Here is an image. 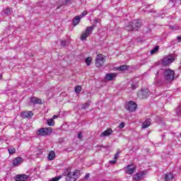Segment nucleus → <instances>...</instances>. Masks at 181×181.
I'll use <instances>...</instances> for the list:
<instances>
[{"label":"nucleus","mask_w":181,"mask_h":181,"mask_svg":"<svg viewBox=\"0 0 181 181\" xmlns=\"http://www.w3.org/2000/svg\"><path fill=\"white\" fill-rule=\"evenodd\" d=\"M141 26H142L141 21L139 20H134L126 26V30H128L129 32H132V30H138Z\"/></svg>","instance_id":"1"},{"label":"nucleus","mask_w":181,"mask_h":181,"mask_svg":"<svg viewBox=\"0 0 181 181\" xmlns=\"http://www.w3.org/2000/svg\"><path fill=\"white\" fill-rule=\"evenodd\" d=\"M163 77L167 81H172L175 78V71L167 69L163 71Z\"/></svg>","instance_id":"2"},{"label":"nucleus","mask_w":181,"mask_h":181,"mask_svg":"<svg viewBox=\"0 0 181 181\" xmlns=\"http://www.w3.org/2000/svg\"><path fill=\"white\" fill-rule=\"evenodd\" d=\"M53 132V129L52 127H42L37 130V135L40 136H46L50 135Z\"/></svg>","instance_id":"3"},{"label":"nucleus","mask_w":181,"mask_h":181,"mask_svg":"<svg viewBox=\"0 0 181 181\" xmlns=\"http://www.w3.org/2000/svg\"><path fill=\"white\" fill-rule=\"evenodd\" d=\"M80 175V170H76L75 171L70 172L66 175V181H76Z\"/></svg>","instance_id":"4"},{"label":"nucleus","mask_w":181,"mask_h":181,"mask_svg":"<svg viewBox=\"0 0 181 181\" xmlns=\"http://www.w3.org/2000/svg\"><path fill=\"white\" fill-rule=\"evenodd\" d=\"M173 62H175V56L172 54L167 55L162 59L163 66H170Z\"/></svg>","instance_id":"5"},{"label":"nucleus","mask_w":181,"mask_h":181,"mask_svg":"<svg viewBox=\"0 0 181 181\" xmlns=\"http://www.w3.org/2000/svg\"><path fill=\"white\" fill-rule=\"evenodd\" d=\"M94 28H95V25L87 27L86 30L82 33L81 39L82 40H86L87 37L90 36V33L94 30Z\"/></svg>","instance_id":"6"},{"label":"nucleus","mask_w":181,"mask_h":181,"mask_svg":"<svg viewBox=\"0 0 181 181\" xmlns=\"http://www.w3.org/2000/svg\"><path fill=\"white\" fill-rule=\"evenodd\" d=\"M105 62V58H104V55L98 54L95 59V66L96 67H103L104 66V63Z\"/></svg>","instance_id":"7"},{"label":"nucleus","mask_w":181,"mask_h":181,"mask_svg":"<svg viewBox=\"0 0 181 181\" xmlns=\"http://www.w3.org/2000/svg\"><path fill=\"white\" fill-rule=\"evenodd\" d=\"M124 170L127 175H134V173H135V171L136 170V166H135V165L131 164L126 166L124 168Z\"/></svg>","instance_id":"8"},{"label":"nucleus","mask_w":181,"mask_h":181,"mask_svg":"<svg viewBox=\"0 0 181 181\" xmlns=\"http://www.w3.org/2000/svg\"><path fill=\"white\" fill-rule=\"evenodd\" d=\"M126 110L132 112L136 110V103L134 101H130L126 105Z\"/></svg>","instance_id":"9"},{"label":"nucleus","mask_w":181,"mask_h":181,"mask_svg":"<svg viewBox=\"0 0 181 181\" xmlns=\"http://www.w3.org/2000/svg\"><path fill=\"white\" fill-rule=\"evenodd\" d=\"M138 95L140 98H148L149 97V90L143 89L138 92Z\"/></svg>","instance_id":"10"},{"label":"nucleus","mask_w":181,"mask_h":181,"mask_svg":"<svg viewBox=\"0 0 181 181\" xmlns=\"http://www.w3.org/2000/svg\"><path fill=\"white\" fill-rule=\"evenodd\" d=\"M23 162V158L22 157H17L13 160V166L16 168V166H19Z\"/></svg>","instance_id":"11"},{"label":"nucleus","mask_w":181,"mask_h":181,"mask_svg":"<svg viewBox=\"0 0 181 181\" xmlns=\"http://www.w3.org/2000/svg\"><path fill=\"white\" fill-rule=\"evenodd\" d=\"M28 179V175L23 174H21V175H17L15 177V180L16 181H26V180Z\"/></svg>","instance_id":"12"},{"label":"nucleus","mask_w":181,"mask_h":181,"mask_svg":"<svg viewBox=\"0 0 181 181\" xmlns=\"http://www.w3.org/2000/svg\"><path fill=\"white\" fill-rule=\"evenodd\" d=\"M21 116L22 117V118H30L33 117V112L32 111L22 112Z\"/></svg>","instance_id":"13"},{"label":"nucleus","mask_w":181,"mask_h":181,"mask_svg":"<svg viewBox=\"0 0 181 181\" xmlns=\"http://www.w3.org/2000/svg\"><path fill=\"white\" fill-rule=\"evenodd\" d=\"M117 77V74L115 73H110V74H107L105 75V80H108V81H111L112 80H114V78H115Z\"/></svg>","instance_id":"14"},{"label":"nucleus","mask_w":181,"mask_h":181,"mask_svg":"<svg viewBox=\"0 0 181 181\" xmlns=\"http://www.w3.org/2000/svg\"><path fill=\"white\" fill-rule=\"evenodd\" d=\"M30 103H32L33 104H39V105L43 104V103H42V99L37 97H32L30 98Z\"/></svg>","instance_id":"15"},{"label":"nucleus","mask_w":181,"mask_h":181,"mask_svg":"<svg viewBox=\"0 0 181 181\" xmlns=\"http://www.w3.org/2000/svg\"><path fill=\"white\" fill-rule=\"evenodd\" d=\"M163 177L165 181L173 180V174L172 173H167L163 175Z\"/></svg>","instance_id":"16"},{"label":"nucleus","mask_w":181,"mask_h":181,"mask_svg":"<svg viewBox=\"0 0 181 181\" xmlns=\"http://www.w3.org/2000/svg\"><path fill=\"white\" fill-rule=\"evenodd\" d=\"M144 176V173H137L133 176L134 180L139 181L141 179H142V177Z\"/></svg>","instance_id":"17"},{"label":"nucleus","mask_w":181,"mask_h":181,"mask_svg":"<svg viewBox=\"0 0 181 181\" xmlns=\"http://www.w3.org/2000/svg\"><path fill=\"white\" fill-rule=\"evenodd\" d=\"M80 21H81V17H80L79 16H75L72 21L73 25L77 26V25L80 23Z\"/></svg>","instance_id":"18"},{"label":"nucleus","mask_w":181,"mask_h":181,"mask_svg":"<svg viewBox=\"0 0 181 181\" xmlns=\"http://www.w3.org/2000/svg\"><path fill=\"white\" fill-rule=\"evenodd\" d=\"M111 134H112V129H107L100 134V136H109V135H111Z\"/></svg>","instance_id":"19"},{"label":"nucleus","mask_w":181,"mask_h":181,"mask_svg":"<svg viewBox=\"0 0 181 181\" xmlns=\"http://www.w3.org/2000/svg\"><path fill=\"white\" fill-rule=\"evenodd\" d=\"M56 158V153L54 151H50L48 154V160H53Z\"/></svg>","instance_id":"20"},{"label":"nucleus","mask_w":181,"mask_h":181,"mask_svg":"<svg viewBox=\"0 0 181 181\" xmlns=\"http://www.w3.org/2000/svg\"><path fill=\"white\" fill-rule=\"evenodd\" d=\"M149 125H151V119H147L142 125V128L145 129V128H148V127H149Z\"/></svg>","instance_id":"21"},{"label":"nucleus","mask_w":181,"mask_h":181,"mask_svg":"<svg viewBox=\"0 0 181 181\" xmlns=\"http://www.w3.org/2000/svg\"><path fill=\"white\" fill-rule=\"evenodd\" d=\"M47 124L49 126V127H53L54 126V119H49L47 121Z\"/></svg>","instance_id":"22"},{"label":"nucleus","mask_w":181,"mask_h":181,"mask_svg":"<svg viewBox=\"0 0 181 181\" xmlns=\"http://www.w3.org/2000/svg\"><path fill=\"white\" fill-rule=\"evenodd\" d=\"M91 104V102H88L83 105L82 110H88L90 105Z\"/></svg>","instance_id":"23"},{"label":"nucleus","mask_w":181,"mask_h":181,"mask_svg":"<svg viewBox=\"0 0 181 181\" xmlns=\"http://www.w3.org/2000/svg\"><path fill=\"white\" fill-rule=\"evenodd\" d=\"M127 69H128V66L127 65L120 66L119 67L117 68V70H119V71H124V70H127Z\"/></svg>","instance_id":"24"},{"label":"nucleus","mask_w":181,"mask_h":181,"mask_svg":"<svg viewBox=\"0 0 181 181\" xmlns=\"http://www.w3.org/2000/svg\"><path fill=\"white\" fill-rule=\"evenodd\" d=\"M159 50V47H155L153 49H151L150 51L151 54H155V53H156V52H158Z\"/></svg>","instance_id":"25"},{"label":"nucleus","mask_w":181,"mask_h":181,"mask_svg":"<svg viewBox=\"0 0 181 181\" xmlns=\"http://www.w3.org/2000/svg\"><path fill=\"white\" fill-rule=\"evenodd\" d=\"M82 88L80 86H78L75 88V91L76 93V94H80V93L81 92Z\"/></svg>","instance_id":"26"},{"label":"nucleus","mask_w":181,"mask_h":181,"mask_svg":"<svg viewBox=\"0 0 181 181\" xmlns=\"http://www.w3.org/2000/svg\"><path fill=\"white\" fill-rule=\"evenodd\" d=\"M62 175H59L57 177H52L49 180V181H58L60 180V179H62Z\"/></svg>","instance_id":"27"},{"label":"nucleus","mask_w":181,"mask_h":181,"mask_svg":"<svg viewBox=\"0 0 181 181\" xmlns=\"http://www.w3.org/2000/svg\"><path fill=\"white\" fill-rule=\"evenodd\" d=\"M15 152H16V149H15V148H8V153L10 155H13V153H15Z\"/></svg>","instance_id":"28"},{"label":"nucleus","mask_w":181,"mask_h":181,"mask_svg":"<svg viewBox=\"0 0 181 181\" xmlns=\"http://www.w3.org/2000/svg\"><path fill=\"white\" fill-rule=\"evenodd\" d=\"M85 62H86L87 66H90V64H91V57H87L85 59Z\"/></svg>","instance_id":"29"},{"label":"nucleus","mask_w":181,"mask_h":181,"mask_svg":"<svg viewBox=\"0 0 181 181\" xmlns=\"http://www.w3.org/2000/svg\"><path fill=\"white\" fill-rule=\"evenodd\" d=\"M71 1L73 0H62V2H63V5H67L69 4H70V2H71Z\"/></svg>","instance_id":"30"},{"label":"nucleus","mask_w":181,"mask_h":181,"mask_svg":"<svg viewBox=\"0 0 181 181\" xmlns=\"http://www.w3.org/2000/svg\"><path fill=\"white\" fill-rule=\"evenodd\" d=\"M4 13H6V15H9V13H11V8H6L4 11Z\"/></svg>","instance_id":"31"},{"label":"nucleus","mask_w":181,"mask_h":181,"mask_svg":"<svg viewBox=\"0 0 181 181\" xmlns=\"http://www.w3.org/2000/svg\"><path fill=\"white\" fill-rule=\"evenodd\" d=\"M86 15H87V11H83L81 16H79V17L81 18V19H82V18H84V16H86Z\"/></svg>","instance_id":"32"},{"label":"nucleus","mask_w":181,"mask_h":181,"mask_svg":"<svg viewBox=\"0 0 181 181\" xmlns=\"http://www.w3.org/2000/svg\"><path fill=\"white\" fill-rule=\"evenodd\" d=\"M177 115H181V107H178L177 108Z\"/></svg>","instance_id":"33"},{"label":"nucleus","mask_w":181,"mask_h":181,"mask_svg":"<svg viewBox=\"0 0 181 181\" xmlns=\"http://www.w3.org/2000/svg\"><path fill=\"white\" fill-rule=\"evenodd\" d=\"M93 22H94L93 26H95V25H97L98 23V22H100V19H98V18L95 19Z\"/></svg>","instance_id":"34"},{"label":"nucleus","mask_w":181,"mask_h":181,"mask_svg":"<svg viewBox=\"0 0 181 181\" xmlns=\"http://www.w3.org/2000/svg\"><path fill=\"white\" fill-rule=\"evenodd\" d=\"M125 127V123L122 122L119 125V128H120L121 129H122V128H124Z\"/></svg>","instance_id":"35"},{"label":"nucleus","mask_w":181,"mask_h":181,"mask_svg":"<svg viewBox=\"0 0 181 181\" xmlns=\"http://www.w3.org/2000/svg\"><path fill=\"white\" fill-rule=\"evenodd\" d=\"M66 40L61 41V46H66Z\"/></svg>","instance_id":"36"},{"label":"nucleus","mask_w":181,"mask_h":181,"mask_svg":"<svg viewBox=\"0 0 181 181\" xmlns=\"http://www.w3.org/2000/svg\"><path fill=\"white\" fill-rule=\"evenodd\" d=\"M78 138L79 139H81V138H83V136H81V132H79V133L78 134Z\"/></svg>","instance_id":"37"},{"label":"nucleus","mask_w":181,"mask_h":181,"mask_svg":"<svg viewBox=\"0 0 181 181\" xmlns=\"http://www.w3.org/2000/svg\"><path fill=\"white\" fill-rule=\"evenodd\" d=\"M90 177V173H87L86 175H85V179H88Z\"/></svg>","instance_id":"38"},{"label":"nucleus","mask_w":181,"mask_h":181,"mask_svg":"<svg viewBox=\"0 0 181 181\" xmlns=\"http://www.w3.org/2000/svg\"><path fill=\"white\" fill-rule=\"evenodd\" d=\"M114 159H118V153H116L114 156Z\"/></svg>","instance_id":"39"},{"label":"nucleus","mask_w":181,"mask_h":181,"mask_svg":"<svg viewBox=\"0 0 181 181\" xmlns=\"http://www.w3.org/2000/svg\"><path fill=\"white\" fill-rule=\"evenodd\" d=\"M159 73H160V71H158L156 73V78H158V76H159Z\"/></svg>","instance_id":"40"},{"label":"nucleus","mask_w":181,"mask_h":181,"mask_svg":"<svg viewBox=\"0 0 181 181\" xmlns=\"http://www.w3.org/2000/svg\"><path fill=\"white\" fill-rule=\"evenodd\" d=\"M177 40H179V42H181V36H178L177 37Z\"/></svg>","instance_id":"41"},{"label":"nucleus","mask_w":181,"mask_h":181,"mask_svg":"<svg viewBox=\"0 0 181 181\" xmlns=\"http://www.w3.org/2000/svg\"><path fill=\"white\" fill-rule=\"evenodd\" d=\"M57 118V116L56 115H54L52 117V119H56Z\"/></svg>","instance_id":"42"},{"label":"nucleus","mask_w":181,"mask_h":181,"mask_svg":"<svg viewBox=\"0 0 181 181\" xmlns=\"http://www.w3.org/2000/svg\"><path fill=\"white\" fill-rule=\"evenodd\" d=\"M116 162H117V160H110V163H116Z\"/></svg>","instance_id":"43"},{"label":"nucleus","mask_w":181,"mask_h":181,"mask_svg":"<svg viewBox=\"0 0 181 181\" xmlns=\"http://www.w3.org/2000/svg\"><path fill=\"white\" fill-rule=\"evenodd\" d=\"M170 29H175V28H173V26H170Z\"/></svg>","instance_id":"44"},{"label":"nucleus","mask_w":181,"mask_h":181,"mask_svg":"<svg viewBox=\"0 0 181 181\" xmlns=\"http://www.w3.org/2000/svg\"><path fill=\"white\" fill-rule=\"evenodd\" d=\"M132 90H135V87H134V86H132Z\"/></svg>","instance_id":"45"},{"label":"nucleus","mask_w":181,"mask_h":181,"mask_svg":"<svg viewBox=\"0 0 181 181\" xmlns=\"http://www.w3.org/2000/svg\"><path fill=\"white\" fill-rule=\"evenodd\" d=\"M173 2H175V0H173Z\"/></svg>","instance_id":"46"}]
</instances>
